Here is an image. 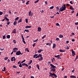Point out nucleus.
<instances>
[{"mask_svg": "<svg viewBox=\"0 0 78 78\" xmlns=\"http://www.w3.org/2000/svg\"><path fill=\"white\" fill-rule=\"evenodd\" d=\"M66 4H64L63 5V6H62V7L60 8L59 11H60L61 12H62V11H65V10H66Z\"/></svg>", "mask_w": 78, "mask_h": 78, "instance_id": "nucleus-1", "label": "nucleus"}, {"mask_svg": "<svg viewBox=\"0 0 78 78\" xmlns=\"http://www.w3.org/2000/svg\"><path fill=\"white\" fill-rule=\"evenodd\" d=\"M23 53H21V52H20V51H19L16 52V55L17 56H19V55H23Z\"/></svg>", "mask_w": 78, "mask_h": 78, "instance_id": "nucleus-2", "label": "nucleus"}, {"mask_svg": "<svg viewBox=\"0 0 78 78\" xmlns=\"http://www.w3.org/2000/svg\"><path fill=\"white\" fill-rule=\"evenodd\" d=\"M55 58H57L58 59H61V55H55Z\"/></svg>", "mask_w": 78, "mask_h": 78, "instance_id": "nucleus-3", "label": "nucleus"}, {"mask_svg": "<svg viewBox=\"0 0 78 78\" xmlns=\"http://www.w3.org/2000/svg\"><path fill=\"white\" fill-rule=\"evenodd\" d=\"M21 37L22 38V39L23 40V42L24 43V44H26V42L24 40H25V39L24 38V37H23V34H21Z\"/></svg>", "mask_w": 78, "mask_h": 78, "instance_id": "nucleus-4", "label": "nucleus"}, {"mask_svg": "<svg viewBox=\"0 0 78 78\" xmlns=\"http://www.w3.org/2000/svg\"><path fill=\"white\" fill-rule=\"evenodd\" d=\"M72 56H74L75 55H76V54L75 53V51H73V50H72Z\"/></svg>", "mask_w": 78, "mask_h": 78, "instance_id": "nucleus-5", "label": "nucleus"}, {"mask_svg": "<svg viewBox=\"0 0 78 78\" xmlns=\"http://www.w3.org/2000/svg\"><path fill=\"white\" fill-rule=\"evenodd\" d=\"M29 16H31V17H32V16H33V13H31V11H30L29 12Z\"/></svg>", "mask_w": 78, "mask_h": 78, "instance_id": "nucleus-6", "label": "nucleus"}, {"mask_svg": "<svg viewBox=\"0 0 78 78\" xmlns=\"http://www.w3.org/2000/svg\"><path fill=\"white\" fill-rule=\"evenodd\" d=\"M50 66L52 67V68H56V66H54V65H53L51 63L50 64Z\"/></svg>", "mask_w": 78, "mask_h": 78, "instance_id": "nucleus-7", "label": "nucleus"}, {"mask_svg": "<svg viewBox=\"0 0 78 78\" xmlns=\"http://www.w3.org/2000/svg\"><path fill=\"white\" fill-rule=\"evenodd\" d=\"M17 21H14V22H13V25L14 26H16V25H17Z\"/></svg>", "mask_w": 78, "mask_h": 78, "instance_id": "nucleus-8", "label": "nucleus"}, {"mask_svg": "<svg viewBox=\"0 0 78 78\" xmlns=\"http://www.w3.org/2000/svg\"><path fill=\"white\" fill-rule=\"evenodd\" d=\"M25 28L27 29V28H31V26H27L25 27Z\"/></svg>", "mask_w": 78, "mask_h": 78, "instance_id": "nucleus-9", "label": "nucleus"}, {"mask_svg": "<svg viewBox=\"0 0 78 78\" xmlns=\"http://www.w3.org/2000/svg\"><path fill=\"white\" fill-rule=\"evenodd\" d=\"M12 33H14L15 34L16 33V29H14L12 31Z\"/></svg>", "mask_w": 78, "mask_h": 78, "instance_id": "nucleus-10", "label": "nucleus"}, {"mask_svg": "<svg viewBox=\"0 0 78 78\" xmlns=\"http://www.w3.org/2000/svg\"><path fill=\"white\" fill-rule=\"evenodd\" d=\"M43 59V57H41L40 58H39L38 59V60L39 61H42V60Z\"/></svg>", "mask_w": 78, "mask_h": 78, "instance_id": "nucleus-11", "label": "nucleus"}, {"mask_svg": "<svg viewBox=\"0 0 78 78\" xmlns=\"http://www.w3.org/2000/svg\"><path fill=\"white\" fill-rule=\"evenodd\" d=\"M58 37H60V38H62V37H64V36H63V35H62L61 34H60Z\"/></svg>", "mask_w": 78, "mask_h": 78, "instance_id": "nucleus-12", "label": "nucleus"}, {"mask_svg": "<svg viewBox=\"0 0 78 78\" xmlns=\"http://www.w3.org/2000/svg\"><path fill=\"white\" fill-rule=\"evenodd\" d=\"M71 78H76V77L75 76L71 75L70 76Z\"/></svg>", "mask_w": 78, "mask_h": 78, "instance_id": "nucleus-13", "label": "nucleus"}, {"mask_svg": "<svg viewBox=\"0 0 78 78\" xmlns=\"http://www.w3.org/2000/svg\"><path fill=\"white\" fill-rule=\"evenodd\" d=\"M55 47H56V44L54 43L53 44L52 48H55Z\"/></svg>", "mask_w": 78, "mask_h": 78, "instance_id": "nucleus-14", "label": "nucleus"}, {"mask_svg": "<svg viewBox=\"0 0 78 78\" xmlns=\"http://www.w3.org/2000/svg\"><path fill=\"white\" fill-rule=\"evenodd\" d=\"M41 30V28L40 27H38V28L37 31H38L39 32H40Z\"/></svg>", "mask_w": 78, "mask_h": 78, "instance_id": "nucleus-15", "label": "nucleus"}, {"mask_svg": "<svg viewBox=\"0 0 78 78\" xmlns=\"http://www.w3.org/2000/svg\"><path fill=\"white\" fill-rule=\"evenodd\" d=\"M43 51V49H41V50H39L38 51V53H41V51Z\"/></svg>", "mask_w": 78, "mask_h": 78, "instance_id": "nucleus-16", "label": "nucleus"}, {"mask_svg": "<svg viewBox=\"0 0 78 78\" xmlns=\"http://www.w3.org/2000/svg\"><path fill=\"white\" fill-rule=\"evenodd\" d=\"M49 74H50V75H49V76H51V78H55L54 76H51V73H49Z\"/></svg>", "mask_w": 78, "mask_h": 78, "instance_id": "nucleus-17", "label": "nucleus"}, {"mask_svg": "<svg viewBox=\"0 0 78 78\" xmlns=\"http://www.w3.org/2000/svg\"><path fill=\"white\" fill-rule=\"evenodd\" d=\"M37 68L38 70H40V68H39V66L38 64H37Z\"/></svg>", "mask_w": 78, "mask_h": 78, "instance_id": "nucleus-18", "label": "nucleus"}, {"mask_svg": "<svg viewBox=\"0 0 78 78\" xmlns=\"http://www.w3.org/2000/svg\"><path fill=\"white\" fill-rule=\"evenodd\" d=\"M52 72H55L56 71V69H55V68H52Z\"/></svg>", "mask_w": 78, "mask_h": 78, "instance_id": "nucleus-19", "label": "nucleus"}, {"mask_svg": "<svg viewBox=\"0 0 78 78\" xmlns=\"http://www.w3.org/2000/svg\"><path fill=\"white\" fill-rule=\"evenodd\" d=\"M70 9H71V10H74V8H73L72 6H71L70 7Z\"/></svg>", "mask_w": 78, "mask_h": 78, "instance_id": "nucleus-20", "label": "nucleus"}, {"mask_svg": "<svg viewBox=\"0 0 78 78\" xmlns=\"http://www.w3.org/2000/svg\"><path fill=\"white\" fill-rule=\"evenodd\" d=\"M51 76H54L55 74V72H54L53 73H51Z\"/></svg>", "mask_w": 78, "mask_h": 78, "instance_id": "nucleus-21", "label": "nucleus"}, {"mask_svg": "<svg viewBox=\"0 0 78 78\" xmlns=\"http://www.w3.org/2000/svg\"><path fill=\"white\" fill-rule=\"evenodd\" d=\"M25 51H27L28 52H30V50H28V48H26L25 49Z\"/></svg>", "mask_w": 78, "mask_h": 78, "instance_id": "nucleus-22", "label": "nucleus"}, {"mask_svg": "<svg viewBox=\"0 0 78 78\" xmlns=\"http://www.w3.org/2000/svg\"><path fill=\"white\" fill-rule=\"evenodd\" d=\"M15 57H12L11 58V60L12 62L14 60V58Z\"/></svg>", "mask_w": 78, "mask_h": 78, "instance_id": "nucleus-23", "label": "nucleus"}, {"mask_svg": "<svg viewBox=\"0 0 78 78\" xmlns=\"http://www.w3.org/2000/svg\"><path fill=\"white\" fill-rule=\"evenodd\" d=\"M13 50H18V48H15L13 49Z\"/></svg>", "mask_w": 78, "mask_h": 78, "instance_id": "nucleus-24", "label": "nucleus"}, {"mask_svg": "<svg viewBox=\"0 0 78 78\" xmlns=\"http://www.w3.org/2000/svg\"><path fill=\"white\" fill-rule=\"evenodd\" d=\"M25 31L26 32H27V33H28V32H29V30H27V29H26L24 30V32H25Z\"/></svg>", "mask_w": 78, "mask_h": 78, "instance_id": "nucleus-25", "label": "nucleus"}, {"mask_svg": "<svg viewBox=\"0 0 78 78\" xmlns=\"http://www.w3.org/2000/svg\"><path fill=\"white\" fill-rule=\"evenodd\" d=\"M37 55H38L37 54H35V55H34L33 56L34 58H35L36 57V56H37Z\"/></svg>", "mask_w": 78, "mask_h": 78, "instance_id": "nucleus-26", "label": "nucleus"}, {"mask_svg": "<svg viewBox=\"0 0 78 78\" xmlns=\"http://www.w3.org/2000/svg\"><path fill=\"white\" fill-rule=\"evenodd\" d=\"M38 58H39V57H41H41H42V55L41 54H40L39 55H38Z\"/></svg>", "mask_w": 78, "mask_h": 78, "instance_id": "nucleus-27", "label": "nucleus"}, {"mask_svg": "<svg viewBox=\"0 0 78 78\" xmlns=\"http://www.w3.org/2000/svg\"><path fill=\"white\" fill-rule=\"evenodd\" d=\"M7 39H9V38H10V35H8L7 36Z\"/></svg>", "mask_w": 78, "mask_h": 78, "instance_id": "nucleus-28", "label": "nucleus"}, {"mask_svg": "<svg viewBox=\"0 0 78 78\" xmlns=\"http://www.w3.org/2000/svg\"><path fill=\"white\" fill-rule=\"evenodd\" d=\"M54 8V6H52L49 8V9H53Z\"/></svg>", "mask_w": 78, "mask_h": 78, "instance_id": "nucleus-29", "label": "nucleus"}, {"mask_svg": "<svg viewBox=\"0 0 78 78\" xmlns=\"http://www.w3.org/2000/svg\"><path fill=\"white\" fill-rule=\"evenodd\" d=\"M22 19H20L18 21V23H20V22H22Z\"/></svg>", "mask_w": 78, "mask_h": 78, "instance_id": "nucleus-30", "label": "nucleus"}, {"mask_svg": "<svg viewBox=\"0 0 78 78\" xmlns=\"http://www.w3.org/2000/svg\"><path fill=\"white\" fill-rule=\"evenodd\" d=\"M28 19H25V20H26V23H28Z\"/></svg>", "mask_w": 78, "mask_h": 78, "instance_id": "nucleus-31", "label": "nucleus"}, {"mask_svg": "<svg viewBox=\"0 0 78 78\" xmlns=\"http://www.w3.org/2000/svg\"><path fill=\"white\" fill-rule=\"evenodd\" d=\"M32 62H33V61L32 60H30V62L29 63V65L31 64V63H32Z\"/></svg>", "mask_w": 78, "mask_h": 78, "instance_id": "nucleus-32", "label": "nucleus"}, {"mask_svg": "<svg viewBox=\"0 0 78 78\" xmlns=\"http://www.w3.org/2000/svg\"><path fill=\"white\" fill-rule=\"evenodd\" d=\"M46 45H48L49 46H50V45H51V43H47Z\"/></svg>", "mask_w": 78, "mask_h": 78, "instance_id": "nucleus-33", "label": "nucleus"}, {"mask_svg": "<svg viewBox=\"0 0 78 78\" xmlns=\"http://www.w3.org/2000/svg\"><path fill=\"white\" fill-rule=\"evenodd\" d=\"M19 67H20L21 68V67H22V64H21V63H20V65H19Z\"/></svg>", "mask_w": 78, "mask_h": 78, "instance_id": "nucleus-34", "label": "nucleus"}, {"mask_svg": "<svg viewBox=\"0 0 78 78\" xmlns=\"http://www.w3.org/2000/svg\"><path fill=\"white\" fill-rule=\"evenodd\" d=\"M6 36V35H5L3 36V39H5V38L6 37L5 36Z\"/></svg>", "mask_w": 78, "mask_h": 78, "instance_id": "nucleus-35", "label": "nucleus"}, {"mask_svg": "<svg viewBox=\"0 0 78 78\" xmlns=\"http://www.w3.org/2000/svg\"><path fill=\"white\" fill-rule=\"evenodd\" d=\"M29 2H30V1H28L27 2L26 5H28V4H29Z\"/></svg>", "mask_w": 78, "mask_h": 78, "instance_id": "nucleus-36", "label": "nucleus"}, {"mask_svg": "<svg viewBox=\"0 0 78 78\" xmlns=\"http://www.w3.org/2000/svg\"><path fill=\"white\" fill-rule=\"evenodd\" d=\"M3 14V12H2L0 11V16H2Z\"/></svg>", "mask_w": 78, "mask_h": 78, "instance_id": "nucleus-37", "label": "nucleus"}, {"mask_svg": "<svg viewBox=\"0 0 78 78\" xmlns=\"http://www.w3.org/2000/svg\"><path fill=\"white\" fill-rule=\"evenodd\" d=\"M8 57H5V58H4V60H5V61L7 60V59H8Z\"/></svg>", "mask_w": 78, "mask_h": 78, "instance_id": "nucleus-38", "label": "nucleus"}, {"mask_svg": "<svg viewBox=\"0 0 78 78\" xmlns=\"http://www.w3.org/2000/svg\"><path fill=\"white\" fill-rule=\"evenodd\" d=\"M19 19V17H17L15 18V20H17Z\"/></svg>", "mask_w": 78, "mask_h": 78, "instance_id": "nucleus-39", "label": "nucleus"}, {"mask_svg": "<svg viewBox=\"0 0 78 78\" xmlns=\"http://www.w3.org/2000/svg\"><path fill=\"white\" fill-rule=\"evenodd\" d=\"M39 2V0H37V1L34 2V3H37Z\"/></svg>", "mask_w": 78, "mask_h": 78, "instance_id": "nucleus-40", "label": "nucleus"}, {"mask_svg": "<svg viewBox=\"0 0 78 78\" xmlns=\"http://www.w3.org/2000/svg\"><path fill=\"white\" fill-rule=\"evenodd\" d=\"M45 36H46V35H44L42 37V39H44V38L45 37Z\"/></svg>", "mask_w": 78, "mask_h": 78, "instance_id": "nucleus-41", "label": "nucleus"}, {"mask_svg": "<svg viewBox=\"0 0 78 78\" xmlns=\"http://www.w3.org/2000/svg\"><path fill=\"white\" fill-rule=\"evenodd\" d=\"M13 42H14V44H16V40H13Z\"/></svg>", "mask_w": 78, "mask_h": 78, "instance_id": "nucleus-42", "label": "nucleus"}, {"mask_svg": "<svg viewBox=\"0 0 78 78\" xmlns=\"http://www.w3.org/2000/svg\"><path fill=\"white\" fill-rule=\"evenodd\" d=\"M65 48L67 50H69V46H66V48Z\"/></svg>", "mask_w": 78, "mask_h": 78, "instance_id": "nucleus-43", "label": "nucleus"}, {"mask_svg": "<svg viewBox=\"0 0 78 78\" xmlns=\"http://www.w3.org/2000/svg\"><path fill=\"white\" fill-rule=\"evenodd\" d=\"M56 25H57V26H58L59 27H60V25H59V24L58 23L56 24Z\"/></svg>", "mask_w": 78, "mask_h": 78, "instance_id": "nucleus-44", "label": "nucleus"}, {"mask_svg": "<svg viewBox=\"0 0 78 78\" xmlns=\"http://www.w3.org/2000/svg\"><path fill=\"white\" fill-rule=\"evenodd\" d=\"M66 6H67V7H68L69 6H70V5L69 4H66Z\"/></svg>", "mask_w": 78, "mask_h": 78, "instance_id": "nucleus-45", "label": "nucleus"}, {"mask_svg": "<svg viewBox=\"0 0 78 78\" xmlns=\"http://www.w3.org/2000/svg\"><path fill=\"white\" fill-rule=\"evenodd\" d=\"M56 41H59V38H57L56 39H55Z\"/></svg>", "mask_w": 78, "mask_h": 78, "instance_id": "nucleus-46", "label": "nucleus"}, {"mask_svg": "<svg viewBox=\"0 0 78 78\" xmlns=\"http://www.w3.org/2000/svg\"><path fill=\"white\" fill-rule=\"evenodd\" d=\"M26 61V60H23V61H22L21 62V63H23V62H25V61Z\"/></svg>", "mask_w": 78, "mask_h": 78, "instance_id": "nucleus-47", "label": "nucleus"}, {"mask_svg": "<svg viewBox=\"0 0 78 78\" xmlns=\"http://www.w3.org/2000/svg\"><path fill=\"white\" fill-rule=\"evenodd\" d=\"M13 68H17V67L15 65H13Z\"/></svg>", "mask_w": 78, "mask_h": 78, "instance_id": "nucleus-48", "label": "nucleus"}, {"mask_svg": "<svg viewBox=\"0 0 78 78\" xmlns=\"http://www.w3.org/2000/svg\"><path fill=\"white\" fill-rule=\"evenodd\" d=\"M7 25H9V24L10 23V22L7 21Z\"/></svg>", "mask_w": 78, "mask_h": 78, "instance_id": "nucleus-49", "label": "nucleus"}, {"mask_svg": "<svg viewBox=\"0 0 78 78\" xmlns=\"http://www.w3.org/2000/svg\"><path fill=\"white\" fill-rule=\"evenodd\" d=\"M70 3L71 4V5H73V2H72V1H70Z\"/></svg>", "mask_w": 78, "mask_h": 78, "instance_id": "nucleus-50", "label": "nucleus"}, {"mask_svg": "<svg viewBox=\"0 0 78 78\" xmlns=\"http://www.w3.org/2000/svg\"><path fill=\"white\" fill-rule=\"evenodd\" d=\"M75 25H78V22H77V23H75Z\"/></svg>", "mask_w": 78, "mask_h": 78, "instance_id": "nucleus-51", "label": "nucleus"}, {"mask_svg": "<svg viewBox=\"0 0 78 78\" xmlns=\"http://www.w3.org/2000/svg\"><path fill=\"white\" fill-rule=\"evenodd\" d=\"M54 76L55 77V78H57V75H56V74H54Z\"/></svg>", "mask_w": 78, "mask_h": 78, "instance_id": "nucleus-52", "label": "nucleus"}, {"mask_svg": "<svg viewBox=\"0 0 78 78\" xmlns=\"http://www.w3.org/2000/svg\"><path fill=\"white\" fill-rule=\"evenodd\" d=\"M31 66H29L28 67V69H31Z\"/></svg>", "mask_w": 78, "mask_h": 78, "instance_id": "nucleus-53", "label": "nucleus"}, {"mask_svg": "<svg viewBox=\"0 0 78 78\" xmlns=\"http://www.w3.org/2000/svg\"><path fill=\"white\" fill-rule=\"evenodd\" d=\"M25 63H23L22 64V65L23 66H25Z\"/></svg>", "mask_w": 78, "mask_h": 78, "instance_id": "nucleus-54", "label": "nucleus"}, {"mask_svg": "<svg viewBox=\"0 0 78 78\" xmlns=\"http://www.w3.org/2000/svg\"><path fill=\"white\" fill-rule=\"evenodd\" d=\"M56 9H57V10H58V9H59V7L58 6H57L56 7Z\"/></svg>", "mask_w": 78, "mask_h": 78, "instance_id": "nucleus-55", "label": "nucleus"}, {"mask_svg": "<svg viewBox=\"0 0 78 78\" xmlns=\"http://www.w3.org/2000/svg\"><path fill=\"white\" fill-rule=\"evenodd\" d=\"M38 41V39H37L36 40H34V42H37V41Z\"/></svg>", "mask_w": 78, "mask_h": 78, "instance_id": "nucleus-56", "label": "nucleus"}, {"mask_svg": "<svg viewBox=\"0 0 78 78\" xmlns=\"http://www.w3.org/2000/svg\"><path fill=\"white\" fill-rule=\"evenodd\" d=\"M44 3L46 5H47V4H48V3H47V1L44 2Z\"/></svg>", "mask_w": 78, "mask_h": 78, "instance_id": "nucleus-57", "label": "nucleus"}, {"mask_svg": "<svg viewBox=\"0 0 78 78\" xmlns=\"http://www.w3.org/2000/svg\"><path fill=\"white\" fill-rule=\"evenodd\" d=\"M40 12H42V13H43V12H44V10H42L41 11H40Z\"/></svg>", "mask_w": 78, "mask_h": 78, "instance_id": "nucleus-58", "label": "nucleus"}, {"mask_svg": "<svg viewBox=\"0 0 78 78\" xmlns=\"http://www.w3.org/2000/svg\"><path fill=\"white\" fill-rule=\"evenodd\" d=\"M35 45H36V43H34V44H33V47H34V46H35Z\"/></svg>", "mask_w": 78, "mask_h": 78, "instance_id": "nucleus-59", "label": "nucleus"}, {"mask_svg": "<svg viewBox=\"0 0 78 78\" xmlns=\"http://www.w3.org/2000/svg\"><path fill=\"white\" fill-rule=\"evenodd\" d=\"M71 41H72V42H74L75 41V39H72Z\"/></svg>", "mask_w": 78, "mask_h": 78, "instance_id": "nucleus-60", "label": "nucleus"}, {"mask_svg": "<svg viewBox=\"0 0 78 78\" xmlns=\"http://www.w3.org/2000/svg\"><path fill=\"white\" fill-rule=\"evenodd\" d=\"M69 42V41H67L66 42V44H68Z\"/></svg>", "mask_w": 78, "mask_h": 78, "instance_id": "nucleus-61", "label": "nucleus"}, {"mask_svg": "<svg viewBox=\"0 0 78 78\" xmlns=\"http://www.w3.org/2000/svg\"><path fill=\"white\" fill-rule=\"evenodd\" d=\"M25 66H26V67H28V65H27V64L26 63L25 64Z\"/></svg>", "mask_w": 78, "mask_h": 78, "instance_id": "nucleus-62", "label": "nucleus"}, {"mask_svg": "<svg viewBox=\"0 0 78 78\" xmlns=\"http://www.w3.org/2000/svg\"><path fill=\"white\" fill-rule=\"evenodd\" d=\"M5 20H6L7 21H8H8H9V19H8V18H7Z\"/></svg>", "mask_w": 78, "mask_h": 78, "instance_id": "nucleus-63", "label": "nucleus"}, {"mask_svg": "<svg viewBox=\"0 0 78 78\" xmlns=\"http://www.w3.org/2000/svg\"><path fill=\"white\" fill-rule=\"evenodd\" d=\"M76 59H78V56H76Z\"/></svg>", "mask_w": 78, "mask_h": 78, "instance_id": "nucleus-64", "label": "nucleus"}]
</instances>
